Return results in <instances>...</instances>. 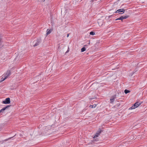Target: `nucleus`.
Segmentation results:
<instances>
[{"label":"nucleus","instance_id":"aec40b11","mask_svg":"<svg viewBox=\"0 0 147 147\" xmlns=\"http://www.w3.org/2000/svg\"><path fill=\"white\" fill-rule=\"evenodd\" d=\"M44 0V1H45V0Z\"/></svg>","mask_w":147,"mask_h":147},{"label":"nucleus","instance_id":"39448f33","mask_svg":"<svg viewBox=\"0 0 147 147\" xmlns=\"http://www.w3.org/2000/svg\"><path fill=\"white\" fill-rule=\"evenodd\" d=\"M129 17V16H121L119 18L116 19V20H122L123 19H125L128 18Z\"/></svg>","mask_w":147,"mask_h":147},{"label":"nucleus","instance_id":"4468645a","mask_svg":"<svg viewBox=\"0 0 147 147\" xmlns=\"http://www.w3.org/2000/svg\"><path fill=\"white\" fill-rule=\"evenodd\" d=\"M95 33L93 32H91L90 33V35H94L95 34Z\"/></svg>","mask_w":147,"mask_h":147},{"label":"nucleus","instance_id":"f3484780","mask_svg":"<svg viewBox=\"0 0 147 147\" xmlns=\"http://www.w3.org/2000/svg\"><path fill=\"white\" fill-rule=\"evenodd\" d=\"M76 1L74 3H76V1H77V2L79 1L80 2L82 1V0H76Z\"/></svg>","mask_w":147,"mask_h":147},{"label":"nucleus","instance_id":"a211bd4d","mask_svg":"<svg viewBox=\"0 0 147 147\" xmlns=\"http://www.w3.org/2000/svg\"><path fill=\"white\" fill-rule=\"evenodd\" d=\"M4 78V77L3 76V77L2 78H1V80H3V79Z\"/></svg>","mask_w":147,"mask_h":147},{"label":"nucleus","instance_id":"20e7f679","mask_svg":"<svg viewBox=\"0 0 147 147\" xmlns=\"http://www.w3.org/2000/svg\"><path fill=\"white\" fill-rule=\"evenodd\" d=\"M2 103L4 104H8L10 103V99L9 98H7L5 100L3 101Z\"/></svg>","mask_w":147,"mask_h":147},{"label":"nucleus","instance_id":"9b49d317","mask_svg":"<svg viewBox=\"0 0 147 147\" xmlns=\"http://www.w3.org/2000/svg\"><path fill=\"white\" fill-rule=\"evenodd\" d=\"M1 40V36H0V48H1L3 46V45H2Z\"/></svg>","mask_w":147,"mask_h":147},{"label":"nucleus","instance_id":"6e6552de","mask_svg":"<svg viewBox=\"0 0 147 147\" xmlns=\"http://www.w3.org/2000/svg\"><path fill=\"white\" fill-rule=\"evenodd\" d=\"M40 39H39L36 42L35 44L33 45L34 47H35L38 45L40 42Z\"/></svg>","mask_w":147,"mask_h":147},{"label":"nucleus","instance_id":"ddd939ff","mask_svg":"<svg viewBox=\"0 0 147 147\" xmlns=\"http://www.w3.org/2000/svg\"><path fill=\"white\" fill-rule=\"evenodd\" d=\"M130 92V91L129 90H127L126 89L124 91V92L126 94H127Z\"/></svg>","mask_w":147,"mask_h":147},{"label":"nucleus","instance_id":"f03ea898","mask_svg":"<svg viewBox=\"0 0 147 147\" xmlns=\"http://www.w3.org/2000/svg\"><path fill=\"white\" fill-rule=\"evenodd\" d=\"M10 70H7L6 72L3 74V76L4 77V78L3 79V80L0 81V83L4 80L10 75Z\"/></svg>","mask_w":147,"mask_h":147},{"label":"nucleus","instance_id":"7ed1b4c3","mask_svg":"<svg viewBox=\"0 0 147 147\" xmlns=\"http://www.w3.org/2000/svg\"><path fill=\"white\" fill-rule=\"evenodd\" d=\"M125 10L123 9H120L117 10L115 12V13H119V14H122L124 13Z\"/></svg>","mask_w":147,"mask_h":147},{"label":"nucleus","instance_id":"0eeeda50","mask_svg":"<svg viewBox=\"0 0 147 147\" xmlns=\"http://www.w3.org/2000/svg\"><path fill=\"white\" fill-rule=\"evenodd\" d=\"M116 98V96L115 95H113L112 96L110 99V102L111 103H112V102H113L115 100V99Z\"/></svg>","mask_w":147,"mask_h":147},{"label":"nucleus","instance_id":"6ab92c4d","mask_svg":"<svg viewBox=\"0 0 147 147\" xmlns=\"http://www.w3.org/2000/svg\"><path fill=\"white\" fill-rule=\"evenodd\" d=\"M69 36V34H67V37H68Z\"/></svg>","mask_w":147,"mask_h":147},{"label":"nucleus","instance_id":"f257e3e1","mask_svg":"<svg viewBox=\"0 0 147 147\" xmlns=\"http://www.w3.org/2000/svg\"><path fill=\"white\" fill-rule=\"evenodd\" d=\"M142 103V102L138 101L135 103L134 105H133L131 107H130L129 109H134L138 107Z\"/></svg>","mask_w":147,"mask_h":147},{"label":"nucleus","instance_id":"dca6fc26","mask_svg":"<svg viewBox=\"0 0 147 147\" xmlns=\"http://www.w3.org/2000/svg\"><path fill=\"white\" fill-rule=\"evenodd\" d=\"M69 47H68V50H67V51L65 53H68L69 52Z\"/></svg>","mask_w":147,"mask_h":147},{"label":"nucleus","instance_id":"2eb2a0df","mask_svg":"<svg viewBox=\"0 0 147 147\" xmlns=\"http://www.w3.org/2000/svg\"><path fill=\"white\" fill-rule=\"evenodd\" d=\"M96 105H92L91 107L92 108H95L96 107Z\"/></svg>","mask_w":147,"mask_h":147},{"label":"nucleus","instance_id":"9d476101","mask_svg":"<svg viewBox=\"0 0 147 147\" xmlns=\"http://www.w3.org/2000/svg\"><path fill=\"white\" fill-rule=\"evenodd\" d=\"M51 32V30H49L48 29L47 31V33L46 34V36H47L49 34H50Z\"/></svg>","mask_w":147,"mask_h":147},{"label":"nucleus","instance_id":"1a4fd4ad","mask_svg":"<svg viewBox=\"0 0 147 147\" xmlns=\"http://www.w3.org/2000/svg\"><path fill=\"white\" fill-rule=\"evenodd\" d=\"M10 106L8 105L3 108L0 110V112H3V111L5 110L7 108L9 107Z\"/></svg>","mask_w":147,"mask_h":147},{"label":"nucleus","instance_id":"423d86ee","mask_svg":"<svg viewBox=\"0 0 147 147\" xmlns=\"http://www.w3.org/2000/svg\"><path fill=\"white\" fill-rule=\"evenodd\" d=\"M101 130L100 129H99L97 132L95 134L94 136L93 137V138H95L98 137L99 135L101 133Z\"/></svg>","mask_w":147,"mask_h":147},{"label":"nucleus","instance_id":"f8f14e48","mask_svg":"<svg viewBox=\"0 0 147 147\" xmlns=\"http://www.w3.org/2000/svg\"><path fill=\"white\" fill-rule=\"evenodd\" d=\"M86 50V49L84 47L82 48L81 49V52H83L85 51Z\"/></svg>","mask_w":147,"mask_h":147}]
</instances>
